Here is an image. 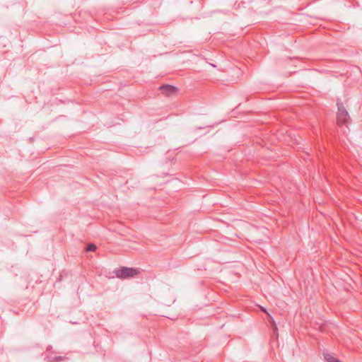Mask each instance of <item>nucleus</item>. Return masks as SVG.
<instances>
[{
	"mask_svg": "<svg viewBox=\"0 0 362 362\" xmlns=\"http://www.w3.org/2000/svg\"><path fill=\"white\" fill-rule=\"evenodd\" d=\"M161 93L166 96H171L177 93V88L171 85L165 84L160 87Z\"/></svg>",
	"mask_w": 362,
	"mask_h": 362,
	"instance_id": "obj_3",
	"label": "nucleus"
},
{
	"mask_svg": "<svg viewBox=\"0 0 362 362\" xmlns=\"http://www.w3.org/2000/svg\"><path fill=\"white\" fill-rule=\"evenodd\" d=\"M97 247L93 243L88 244L86 247V252H94L96 250Z\"/></svg>",
	"mask_w": 362,
	"mask_h": 362,
	"instance_id": "obj_5",
	"label": "nucleus"
},
{
	"mask_svg": "<svg viewBox=\"0 0 362 362\" xmlns=\"http://www.w3.org/2000/svg\"><path fill=\"white\" fill-rule=\"evenodd\" d=\"M114 274L118 279H128L134 277L139 274V269L122 267L114 270Z\"/></svg>",
	"mask_w": 362,
	"mask_h": 362,
	"instance_id": "obj_1",
	"label": "nucleus"
},
{
	"mask_svg": "<svg viewBox=\"0 0 362 362\" xmlns=\"http://www.w3.org/2000/svg\"><path fill=\"white\" fill-rule=\"evenodd\" d=\"M338 112L337 115V122L339 124H347L350 120L349 114L344 107L343 103L338 100L337 103Z\"/></svg>",
	"mask_w": 362,
	"mask_h": 362,
	"instance_id": "obj_2",
	"label": "nucleus"
},
{
	"mask_svg": "<svg viewBox=\"0 0 362 362\" xmlns=\"http://www.w3.org/2000/svg\"><path fill=\"white\" fill-rule=\"evenodd\" d=\"M260 308H261V310H262L263 312L266 313L269 316V317L271 318V322H272V324L274 326H275V322H274V319L272 317V316H271V315L267 313V311L266 308H263V307H260Z\"/></svg>",
	"mask_w": 362,
	"mask_h": 362,
	"instance_id": "obj_7",
	"label": "nucleus"
},
{
	"mask_svg": "<svg viewBox=\"0 0 362 362\" xmlns=\"http://www.w3.org/2000/svg\"><path fill=\"white\" fill-rule=\"evenodd\" d=\"M237 225H238V226H242V224H241V221H240L239 223H237Z\"/></svg>",
	"mask_w": 362,
	"mask_h": 362,
	"instance_id": "obj_8",
	"label": "nucleus"
},
{
	"mask_svg": "<svg viewBox=\"0 0 362 362\" xmlns=\"http://www.w3.org/2000/svg\"><path fill=\"white\" fill-rule=\"evenodd\" d=\"M325 358L327 362H341L339 359H337L336 358L329 355H327Z\"/></svg>",
	"mask_w": 362,
	"mask_h": 362,
	"instance_id": "obj_6",
	"label": "nucleus"
},
{
	"mask_svg": "<svg viewBox=\"0 0 362 362\" xmlns=\"http://www.w3.org/2000/svg\"><path fill=\"white\" fill-rule=\"evenodd\" d=\"M65 357L63 356H57V357H47V361L49 362H60L64 361Z\"/></svg>",
	"mask_w": 362,
	"mask_h": 362,
	"instance_id": "obj_4",
	"label": "nucleus"
}]
</instances>
